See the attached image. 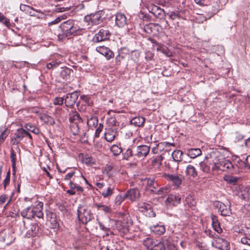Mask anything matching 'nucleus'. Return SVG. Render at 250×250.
Returning a JSON list of instances; mask_svg holds the SVG:
<instances>
[{"label": "nucleus", "instance_id": "1", "mask_svg": "<svg viewBox=\"0 0 250 250\" xmlns=\"http://www.w3.org/2000/svg\"><path fill=\"white\" fill-rule=\"evenodd\" d=\"M62 33H59L58 38L60 40H62L65 38H70L72 36H75L80 34L81 32L80 28L75 24V21L69 20L62 22L60 26Z\"/></svg>", "mask_w": 250, "mask_h": 250}, {"label": "nucleus", "instance_id": "2", "mask_svg": "<svg viewBox=\"0 0 250 250\" xmlns=\"http://www.w3.org/2000/svg\"><path fill=\"white\" fill-rule=\"evenodd\" d=\"M43 204L42 202H39L36 206L28 207L21 212V215L28 219H31L35 217L39 219L43 218L42 212Z\"/></svg>", "mask_w": 250, "mask_h": 250}, {"label": "nucleus", "instance_id": "3", "mask_svg": "<svg viewBox=\"0 0 250 250\" xmlns=\"http://www.w3.org/2000/svg\"><path fill=\"white\" fill-rule=\"evenodd\" d=\"M77 216L79 221L83 224L86 225L93 219V215L85 205H80L77 209Z\"/></svg>", "mask_w": 250, "mask_h": 250}, {"label": "nucleus", "instance_id": "4", "mask_svg": "<svg viewBox=\"0 0 250 250\" xmlns=\"http://www.w3.org/2000/svg\"><path fill=\"white\" fill-rule=\"evenodd\" d=\"M103 15L104 12L100 10L86 15L84 19L92 25H97L104 22L105 18L103 17Z\"/></svg>", "mask_w": 250, "mask_h": 250}, {"label": "nucleus", "instance_id": "5", "mask_svg": "<svg viewBox=\"0 0 250 250\" xmlns=\"http://www.w3.org/2000/svg\"><path fill=\"white\" fill-rule=\"evenodd\" d=\"M111 33L108 30L102 28L93 37L92 42L94 43H98L102 41H107L109 39Z\"/></svg>", "mask_w": 250, "mask_h": 250}, {"label": "nucleus", "instance_id": "6", "mask_svg": "<svg viewBox=\"0 0 250 250\" xmlns=\"http://www.w3.org/2000/svg\"><path fill=\"white\" fill-rule=\"evenodd\" d=\"M162 27L160 24L155 23H149L144 27V31L149 35H155L160 32Z\"/></svg>", "mask_w": 250, "mask_h": 250}, {"label": "nucleus", "instance_id": "7", "mask_svg": "<svg viewBox=\"0 0 250 250\" xmlns=\"http://www.w3.org/2000/svg\"><path fill=\"white\" fill-rule=\"evenodd\" d=\"M26 136V130L23 128H18L11 138V143L12 145H17Z\"/></svg>", "mask_w": 250, "mask_h": 250}, {"label": "nucleus", "instance_id": "8", "mask_svg": "<svg viewBox=\"0 0 250 250\" xmlns=\"http://www.w3.org/2000/svg\"><path fill=\"white\" fill-rule=\"evenodd\" d=\"M79 96L77 91L66 94L64 98V104L67 107H72L76 103Z\"/></svg>", "mask_w": 250, "mask_h": 250}, {"label": "nucleus", "instance_id": "9", "mask_svg": "<svg viewBox=\"0 0 250 250\" xmlns=\"http://www.w3.org/2000/svg\"><path fill=\"white\" fill-rule=\"evenodd\" d=\"M150 146L147 145H140L136 147L134 156L138 158L146 157L150 151Z\"/></svg>", "mask_w": 250, "mask_h": 250}, {"label": "nucleus", "instance_id": "10", "mask_svg": "<svg viewBox=\"0 0 250 250\" xmlns=\"http://www.w3.org/2000/svg\"><path fill=\"white\" fill-rule=\"evenodd\" d=\"M212 245L220 250H229L230 249L229 242L222 238H218Z\"/></svg>", "mask_w": 250, "mask_h": 250}, {"label": "nucleus", "instance_id": "11", "mask_svg": "<svg viewBox=\"0 0 250 250\" xmlns=\"http://www.w3.org/2000/svg\"><path fill=\"white\" fill-rule=\"evenodd\" d=\"M96 50L104 56L107 60L113 58L114 57V53L108 47L104 46H97Z\"/></svg>", "mask_w": 250, "mask_h": 250}, {"label": "nucleus", "instance_id": "12", "mask_svg": "<svg viewBox=\"0 0 250 250\" xmlns=\"http://www.w3.org/2000/svg\"><path fill=\"white\" fill-rule=\"evenodd\" d=\"M27 229L26 235L27 237H30L38 235L41 228L38 223H31Z\"/></svg>", "mask_w": 250, "mask_h": 250}, {"label": "nucleus", "instance_id": "13", "mask_svg": "<svg viewBox=\"0 0 250 250\" xmlns=\"http://www.w3.org/2000/svg\"><path fill=\"white\" fill-rule=\"evenodd\" d=\"M181 197L179 195L169 194L166 200L167 207L176 206L180 203Z\"/></svg>", "mask_w": 250, "mask_h": 250}, {"label": "nucleus", "instance_id": "14", "mask_svg": "<svg viewBox=\"0 0 250 250\" xmlns=\"http://www.w3.org/2000/svg\"><path fill=\"white\" fill-rule=\"evenodd\" d=\"M125 197L131 201H135L140 197V194L139 191L137 188H132L126 191Z\"/></svg>", "mask_w": 250, "mask_h": 250}, {"label": "nucleus", "instance_id": "15", "mask_svg": "<svg viewBox=\"0 0 250 250\" xmlns=\"http://www.w3.org/2000/svg\"><path fill=\"white\" fill-rule=\"evenodd\" d=\"M150 12L156 18L162 19L166 16L165 11L160 7L153 4L150 6Z\"/></svg>", "mask_w": 250, "mask_h": 250}, {"label": "nucleus", "instance_id": "16", "mask_svg": "<svg viewBox=\"0 0 250 250\" xmlns=\"http://www.w3.org/2000/svg\"><path fill=\"white\" fill-rule=\"evenodd\" d=\"M138 208L139 210L144 213H146V215H147V212L149 211L150 212L148 213V215L150 217H154L155 216V213H154L151 210V205L150 204L142 203L139 204Z\"/></svg>", "mask_w": 250, "mask_h": 250}, {"label": "nucleus", "instance_id": "17", "mask_svg": "<svg viewBox=\"0 0 250 250\" xmlns=\"http://www.w3.org/2000/svg\"><path fill=\"white\" fill-rule=\"evenodd\" d=\"M20 9L21 11L29 15L30 16L37 17V15L36 14V12L41 13L40 10H35L32 7L25 4H21L20 5Z\"/></svg>", "mask_w": 250, "mask_h": 250}, {"label": "nucleus", "instance_id": "18", "mask_svg": "<svg viewBox=\"0 0 250 250\" xmlns=\"http://www.w3.org/2000/svg\"><path fill=\"white\" fill-rule=\"evenodd\" d=\"M165 178L167 180L171 181L173 184L177 187L181 185L182 182V176H179L175 174H165Z\"/></svg>", "mask_w": 250, "mask_h": 250}, {"label": "nucleus", "instance_id": "19", "mask_svg": "<svg viewBox=\"0 0 250 250\" xmlns=\"http://www.w3.org/2000/svg\"><path fill=\"white\" fill-rule=\"evenodd\" d=\"M116 25L119 27H123L127 24V19L125 14L118 13L115 18Z\"/></svg>", "mask_w": 250, "mask_h": 250}, {"label": "nucleus", "instance_id": "20", "mask_svg": "<svg viewBox=\"0 0 250 250\" xmlns=\"http://www.w3.org/2000/svg\"><path fill=\"white\" fill-rule=\"evenodd\" d=\"M185 174L189 178L195 179L198 176L197 170L195 167L191 165H188L187 166Z\"/></svg>", "mask_w": 250, "mask_h": 250}, {"label": "nucleus", "instance_id": "21", "mask_svg": "<svg viewBox=\"0 0 250 250\" xmlns=\"http://www.w3.org/2000/svg\"><path fill=\"white\" fill-rule=\"evenodd\" d=\"M183 153L182 151L180 150H175L173 151L171 157L172 159V162H177V164L176 165V168H178V163L180 162H181L183 160L182 156H183Z\"/></svg>", "mask_w": 250, "mask_h": 250}, {"label": "nucleus", "instance_id": "22", "mask_svg": "<svg viewBox=\"0 0 250 250\" xmlns=\"http://www.w3.org/2000/svg\"><path fill=\"white\" fill-rule=\"evenodd\" d=\"M146 119L141 116H137L130 120V124L137 127H143L144 125Z\"/></svg>", "mask_w": 250, "mask_h": 250}, {"label": "nucleus", "instance_id": "23", "mask_svg": "<svg viewBox=\"0 0 250 250\" xmlns=\"http://www.w3.org/2000/svg\"><path fill=\"white\" fill-rule=\"evenodd\" d=\"M211 218L212 220V226L214 230L218 233H221L222 232V229L220 227L218 217L216 215H211Z\"/></svg>", "mask_w": 250, "mask_h": 250}, {"label": "nucleus", "instance_id": "24", "mask_svg": "<svg viewBox=\"0 0 250 250\" xmlns=\"http://www.w3.org/2000/svg\"><path fill=\"white\" fill-rule=\"evenodd\" d=\"M239 196L244 200L250 202V187H243Z\"/></svg>", "mask_w": 250, "mask_h": 250}, {"label": "nucleus", "instance_id": "25", "mask_svg": "<svg viewBox=\"0 0 250 250\" xmlns=\"http://www.w3.org/2000/svg\"><path fill=\"white\" fill-rule=\"evenodd\" d=\"M187 153L190 158L194 159L202 154V151L198 148H190L187 150Z\"/></svg>", "mask_w": 250, "mask_h": 250}, {"label": "nucleus", "instance_id": "26", "mask_svg": "<svg viewBox=\"0 0 250 250\" xmlns=\"http://www.w3.org/2000/svg\"><path fill=\"white\" fill-rule=\"evenodd\" d=\"M69 121L72 124L76 122L78 123H82V119L81 118L79 114L76 111H73L69 114Z\"/></svg>", "mask_w": 250, "mask_h": 250}, {"label": "nucleus", "instance_id": "27", "mask_svg": "<svg viewBox=\"0 0 250 250\" xmlns=\"http://www.w3.org/2000/svg\"><path fill=\"white\" fill-rule=\"evenodd\" d=\"M40 120L43 122L44 123L50 125H53L55 124V122L54 119L50 116L46 114H43L40 117Z\"/></svg>", "mask_w": 250, "mask_h": 250}, {"label": "nucleus", "instance_id": "28", "mask_svg": "<svg viewBox=\"0 0 250 250\" xmlns=\"http://www.w3.org/2000/svg\"><path fill=\"white\" fill-rule=\"evenodd\" d=\"M156 240L152 238L147 237L144 240L143 245L147 250H151Z\"/></svg>", "mask_w": 250, "mask_h": 250}, {"label": "nucleus", "instance_id": "29", "mask_svg": "<svg viewBox=\"0 0 250 250\" xmlns=\"http://www.w3.org/2000/svg\"><path fill=\"white\" fill-rule=\"evenodd\" d=\"M62 70L60 72L61 77L63 79H68L70 78V74L73 72V71L66 67H62Z\"/></svg>", "mask_w": 250, "mask_h": 250}, {"label": "nucleus", "instance_id": "30", "mask_svg": "<svg viewBox=\"0 0 250 250\" xmlns=\"http://www.w3.org/2000/svg\"><path fill=\"white\" fill-rule=\"evenodd\" d=\"M116 131H115L113 129H109L108 130L104 133V138L105 139L109 142H111L113 141L115 137Z\"/></svg>", "mask_w": 250, "mask_h": 250}, {"label": "nucleus", "instance_id": "31", "mask_svg": "<svg viewBox=\"0 0 250 250\" xmlns=\"http://www.w3.org/2000/svg\"><path fill=\"white\" fill-rule=\"evenodd\" d=\"M82 123H78V122H76L70 125V129L74 135H77L80 132V124H82Z\"/></svg>", "mask_w": 250, "mask_h": 250}, {"label": "nucleus", "instance_id": "32", "mask_svg": "<svg viewBox=\"0 0 250 250\" xmlns=\"http://www.w3.org/2000/svg\"><path fill=\"white\" fill-rule=\"evenodd\" d=\"M11 161L12 163V167L14 171V174L16 172V153L14 150L11 148L10 149V156Z\"/></svg>", "mask_w": 250, "mask_h": 250}, {"label": "nucleus", "instance_id": "33", "mask_svg": "<svg viewBox=\"0 0 250 250\" xmlns=\"http://www.w3.org/2000/svg\"><path fill=\"white\" fill-rule=\"evenodd\" d=\"M200 169L205 173H208L210 171L211 163L208 161L201 162L199 164Z\"/></svg>", "mask_w": 250, "mask_h": 250}, {"label": "nucleus", "instance_id": "34", "mask_svg": "<svg viewBox=\"0 0 250 250\" xmlns=\"http://www.w3.org/2000/svg\"><path fill=\"white\" fill-rule=\"evenodd\" d=\"M23 126L27 130L31 131L35 134H38L40 133L39 128L31 123H26Z\"/></svg>", "mask_w": 250, "mask_h": 250}, {"label": "nucleus", "instance_id": "35", "mask_svg": "<svg viewBox=\"0 0 250 250\" xmlns=\"http://www.w3.org/2000/svg\"><path fill=\"white\" fill-rule=\"evenodd\" d=\"M152 231L156 234L161 235L165 233L166 231L165 227L163 225H157L154 226Z\"/></svg>", "mask_w": 250, "mask_h": 250}, {"label": "nucleus", "instance_id": "36", "mask_svg": "<svg viewBox=\"0 0 250 250\" xmlns=\"http://www.w3.org/2000/svg\"><path fill=\"white\" fill-rule=\"evenodd\" d=\"M110 150L114 156H117L122 152L123 149L121 146L114 145L110 147Z\"/></svg>", "mask_w": 250, "mask_h": 250}, {"label": "nucleus", "instance_id": "37", "mask_svg": "<svg viewBox=\"0 0 250 250\" xmlns=\"http://www.w3.org/2000/svg\"><path fill=\"white\" fill-rule=\"evenodd\" d=\"M224 180L228 183L234 185L237 183L238 178L231 175H226L224 177Z\"/></svg>", "mask_w": 250, "mask_h": 250}, {"label": "nucleus", "instance_id": "38", "mask_svg": "<svg viewBox=\"0 0 250 250\" xmlns=\"http://www.w3.org/2000/svg\"><path fill=\"white\" fill-rule=\"evenodd\" d=\"M144 181L146 183V188L147 190L150 188V187L154 185L156 186V181L154 178H146L144 180Z\"/></svg>", "mask_w": 250, "mask_h": 250}, {"label": "nucleus", "instance_id": "39", "mask_svg": "<svg viewBox=\"0 0 250 250\" xmlns=\"http://www.w3.org/2000/svg\"><path fill=\"white\" fill-rule=\"evenodd\" d=\"M61 63L62 62L60 61H52L46 64V67L48 70L54 69L58 67Z\"/></svg>", "mask_w": 250, "mask_h": 250}, {"label": "nucleus", "instance_id": "40", "mask_svg": "<svg viewBox=\"0 0 250 250\" xmlns=\"http://www.w3.org/2000/svg\"><path fill=\"white\" fill-rule=\"evenodd\" d=\"M166 145H174L173 143H169L167 142H161L157 144V147L159 149V152L162 153V155L164 154V151L166 147Z\"/></svg>", "mask_w": 250, "mask_h": 250}, {"label": "nucleus", "instance_id": "41", "mask_svg": "<svg viewBox=\"0 0 250 250\" xmlns=\"http://www.w3.org/2000/svg\"><path fill=\"white\" fill-rule=\"evenodd\" d=\"M165 249L164 243L157 240L151 250H165Z\"/></svg>", "mask_w": 250, "mask_h": 250}, {"label": "nucleus", "instance_id": "42", "mask_svg": "<svg viewBox=\"0 0 250 250\" xmlns=\"http://www.w3.org/2000/svg\"><path fill=\"white\" fill-rule=\"evenodd\" d=\"M185 201L186 204L188 205L189 207L193 209L195 208L196 205V201L193 199L192 197L188 196L186 198Z\"/></svg>", "mask_w": 250, "mask_h": 250}, {"label": "nucleus", "instance_id": "43", "mask_svg": "<svg viewBox=\"0 0 250 250\" xmlns=\"http://www.w3.org/2000/svg\"><path fill=\"white\" fill-rule=\"evenodd\" d=\"M123 159L125 160H129L130 158L134 156L133 150L130 148H128L125 152L123 153Z\"/></svg>", "mask_w": 250, "mask_h": 250}, {"label": "nucleus", "instance_id": "44", "mask_svg": "<svg viewBox=\"0 0 250 250\" xmlns=\"http://www.w3.org/2000/svg\"><path fill=\"white\" fill-rule=\"evenodd\" d=\"M100 193L104 198H107L113 194V189L110 187H108L106 190L100 191Z\"/></svg>", "mask_w": 250, "mask_h": 250}, {"label": "nucleus", "instance_id": "45", "mask_svg": "<svg viewBox=\"0 0 250 250\" xmlns=\"http://www.w3.org/2000/svg\"><path fill=\"white\" fill-rule=\"evenodd\" d=\"M87 123L88 126L95 127L98 125V118L96 117H92L87 120Z\"/></svg>", "mask_w": 250, "mask_h": 250}, {"label": "nucleus", "instance_id": "46", "mask_svg": "<svg viewBox=\"0 0 250 250\" xmlns=\"http://www.w3.org/2000/svg\"><path fill=\"white\" fill-rule=\"evenodd\" d=\"M107 123L109 126H117L119 125L115 116H111L107 120Z\"/></svg>", "mask_w": 250, "mask_h": 250}, {"label": "nucleus", "instance_id": "47", "mask_svg": "<svg viewBox=\"0 0 250 250\" xmlns=\"http://www.w3.org/2000/svg\"><path fill=\"white\" fill-rule=\"evenodd\" d=\"M95 206L98 209L102 210L105 213H108L110 212V208L107 206L102 205L101 204H95Z\"/></svg>", "mask_w": 250, "mask_h": 250}, {"label": "nucleus", "instance_id": "48", "mask_svg": "<svg viewBox=\"0 0 250 250\" xmlns=\"http://www.w3.org/2000/svg\"><path fill=\"white\" fill-rule=\"evenodd\" d=\"M10 175H11L10 171V170H9L7 171V172L6 173V177L4 179L3 183H2V184L3 186V188L4 189H5L6 188V187H7V186H8L9 185L10 181Z\"/></svg>", "mask_w": 250, "mask_h": 250}, {"label": "nucleus", "instance_id": "49", "mask_svg": "<svg viewBox=\"0 0 250 250\" xmlns=\"http://www.w3.org/2000/svg\"><path fill=\"white\" fill-rule=\"evenodd\" d=\"M214 204L215 207L218 209L219 211L220 212L225 210V208L228 207L226 205H225V204L219 201L215 202Z\"/></svg>", "mask_w": 250, "mask_h": 250}, {"label": "nucleus", "instance_id": "50", "mask_svg": "<svg viewBox=\"0 0 250 250\" xmlns=\"http://www.w3.org/2000/svg\"><path fill=\"white\" fill-rule=\"evenodd\" d=\"M126 198L125 197V194L124 195H118L115 200V205L118 206L121 204V203L124 201V200Z\"/></svg>", "mask_w": 250, "mask_h": 250}, {"label": "nucleus", "instance_id": "51", "mask_svg": "<svg viewBox=\"0 0 250 250\" xmlns=\"http://www.w3.org/2000/svg\"><path fill=\"white\" fill-rule=\"evenodd\" d=\"M9 133V131L7 129H5L0 135V145L2 144L4 141L5 138L7 137Z\"/></svg>", "mask_w": 250, "mask_h": 250}, {"label": "nucleus", "instance_id": "52", "mask_svg": "<svg viewBox=\"0 0 250 250\" xmlns=\"http://www.w3.org/2000/svg\"><path fill=\"white\" fill-rule=\"evenodd\" d=\"M80 98L82 100L84 101L89 106H91L92 104V102H90V98L88 95H81Z\"/></svg>", "mask_w": 250, "mask_h": 250}, {"label": "nucleus", "instance_id": "53", "mask_svg": "<svg viewBox=\"0 0 250 250\" xmlns=\"http://www.w3.org/2000/svg\"><path fill=\"white\" fill-rule=\"evenodd\" d=\"M169 191V188L167 187H162L158 188L157 195H162L167 193Z\"/></svg>", "mask_w": 250, "mask_h": 250}, {"label": "nucleus", "instance_id": "54", "mask_svg": "<svg viewBox=\"0 0 250 250\" xmlns=\"http://www.w3.org/2000/svg\"><path fill=\"white\" fill-rule=\"evenodd\" d=\"M51 224V227L52 229H56L59 227V222L57 219V217L49 221Z\"/></svg>", "mask_w": 250, "mask_h": 250}, {"label": "nucleus", "instance_id": "55", "mask_svg": "<svg viewBox=\"0 0 250 250\" xmlns=\"http://www.w3.org/2000/svg\"><path fill=\"white\" fill-rule=\"evenodd\" d=\"M64 101V98L56 97L54 100L53 104L55 105H61L63 104Z\"/></svg>", "mask_w": 250, "mask_h": 250}, {"label": "nucleus", "instance_id": "56", "mask_svg": "<svg viewBox=\"0 0 250 250\" xmlns=\"http://www.w3.org/2000/svg\"><path fill=\"white\" fill-rule=\"evenodd\" d=\"M219 2L217 0H216V1H214L213 3L212 4V11L214 13L217 12L220 9V5H219Z\"/></svg>", "mask_w": 250, "mask_h": 250}, {"label": "nucleus", "instance_id": "57", "mask_svg": "<svg viewBox=\"0 0 250 250\" xmlns=\"http://www.w3.org/2000/svg\"><path fill=\"white\" fill-rule=\"evenodd\" d=\"M125 57L124 55H121L119 52V54L115 58V62L117 65H120L121 62L124 59Z\"/></svg>", "mask_w": 250, "mask_h": 250}, {"label": "nucleus", "instance_id": "58", "mask_svg": "<svg viewBox=\"0 0 250 250\" xmlns=\"http://www.w3.org/2000/svg\"><path fill=\"white\" fill-rule=\"evenodd\" d=\"M56 213L50 211H46V218L47 221H49L52 219H54L56 218Z\"/></svg>", "mask_w": 250, "mask_h": 250}, {"label": "nucleus", "instance_id": "59", "mask_svg": "<svg viewBox=\"0 0 250 250\" xmlns=\"http://www.w3.org/2000/svg\"><path fill=\"white\" fill-rule=\"evenodd\" d=\"M221 215L224 216H229L231 214V210L229 207L225 208V209L220 212Z\"/></svg>", "mask_w": 250, "mask_h": 250}, {"label": "nucleus", "instance_id": "60", "mask_svg": "<svg viewBox=\"0 0 250 250\" xmlns=\"http://www.w3.org/2000/svg\"><path fill=\"white\" fill-rule=\"evenodd\" d=\"M158 188H159V186L158 185V183L156 182V186L154 185V186L150 187V188H149L147 190H149L151 192H152L153 193L157 194Z\"/></svg>", "mask_w": 250, "mask_h": 250}, {"label": "nucleus", "instance_id": "61", "mask_svg": "<svg viewBox=\"0 0 250 250\" xmlns=\"http://www.w3.org/2000/svg\"><path fill=\"white\" fill-rule=\"evenodd\" d=\"M244 135L240 134L238 132H236L235 134V138H234V142L235 143L238 142L239 141L243 140L244 139Z\"/></svg>", "mask_w": 250, "mask_h": 250}, {"label": "nucleus", "instance_id": "62", "mask_svg": "<svg viewBox=\"0 0 250 250\" xmlns=\"http://www.w3.org/2000/svg\"><path fill=\"white\" fill-rule=\"evenodd\" d=\"M103 125L102 124H100L98 127L96 129L95 131V136L96 137H98L99 136L100 133L102 132L103 129Z\"/></svg>", "mask_w": 250, "mask_h": 250}, {"label": "nucleus", "instance_id": "63", "mask_svg": "<svg viewBox=\"0 0 250 250\" xmlns=\"http://www.w3.org/2000/svg\"><path fill=\"white\" fill-rule=\"evenodd\" d=\"M223 166L224 168H226L227 169H231L233 167L232 163L228 160L224 162Z\"/></svg>", "mask_w": 250, "mask_h": 250}, {"label": "nucleus", "instance_id": "64", "mask_svg": "<svg viewBox=\"0 0 250 250\" xmlns=\"http://www.w3.org/2000/svg\"><path fill=\"white\" fill-rule=\"evenodd\" d=\"M241 242L243 244L248 245L250 246V239L246 237L242 238L241 239Z\"/></svg>", "mask_w": 250, "mask_h": 250}]
</instances>
